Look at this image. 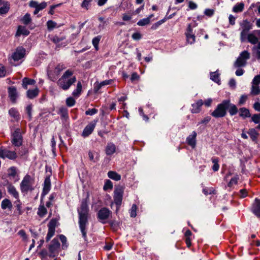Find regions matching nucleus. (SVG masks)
<instances>
[{
  "label": "nucleus",
  "instance_id": "nucleus-1",
  "mask_svg": "<svg viewBox=\"0 0 260 260\" xmlns=\"http://www.w3.org/2000/svg\"><path fill=\"white\" fill-rule=\"evenodd\" d=\"M88 211L89 210L86 201H83L81 203V207L78 210V212L79 215V228L84 239H86L87 238L86 228L88 225L87 218Z\"/></svg>",
  "mask_w": 260,
  "mask_h": 260
},
{
  "label": "nucleus",
  "instance_id": "nucleus-2",
  "mask_svg": "<svg viewBox=\"0 0 260 260\" xmlns=\"http://www.w3.org/2000/svg\"><path fill=\"white\" fill-rule=\"evenodd\" d=\"M76 77L73 76V71L67 70L56 83L60 88L63 90H67L76 82Z\"/></svg>",
  "mask_w": 260,
  "mask_h": 260
},
{
  "label": "nucleus",
  "instance_id": "nucleus-3",
  "mask_svg": "<svg viewBox=\"0 0 260 260\" xmlns=\"http://www.w3.org/2000/svg\"><path fill=\"white\" fill-rule=\"evenodd\" d=\"M66 68V66L63 63H50L47 68L48 78L52 81H56L60 73Z\"/></svg>",
  "mask_w": 260,
  "mask_h": 260
},
{
  "label": "nucleus",
  "instance_id": "nucleus-4",
  "mask_svg": "<svg viewBox=\"0 0 260 260\" xmlns=\"http://www.w3.org/2000/svg\"><path fill=\"white\" fill-rule=\"evenodd\" d=\"M35 179L29 175H26L23 178L20 184V190L22 193H27L34 190Z\"/></svg>",
  "mask_w": 260,
  "mask_h": 260
},
{
  "label": "nucleus",
  "instance_id": "nucleus-5",
  "mask_svg": "<svg viewBox=\"0 0 260 260\" xmlns=\"http://www.w3.org/2000/svg\"><path fill=\"white\" fill-rule=\"evenodd\" d=\"M229 102L225 100L223 101L221 103L218 104L216 109L211 113L212 116L215 118L223 117L226 114L227 107Z\"/></svg>",
  "mask_w": 260,
  "mask_h": 260
},
{
  "label": "nucleus",
  "instance_id": "nucleus-6",
  "mask_svg": "<svg viewBox=\"0 0 260 260\" xmlns=\"http://www.w3.org/2000/svg\"><path fill=\"white\" fill-rule=\"evenodd\" d=\"M250 57V53L244 50L242 51L238 57L237 58L236 60L235 61L234 63V66L235 68H240L245 67L247 64V61Z\"/></svg>",
  "mask_w": 260,
  "mask_h": 260
},
{
  "label": "nucleus",
  "instance_id": "nucleus-7",
  "mask_svg": "<svg viewBox=\"0 0 260 260\" xmlns=\"http://www.w3.org/2000/svg\"><path fill=\"white\" fill-rule=\"evenodd\" d=\"M26 50L22 47H17L15 51L12 54L9 60L11 64L16 66L15 62L18 61L23 58L25 55Z\"/></svg>",
  "mask_w": 260,
  "mask_h": 260
},
{
  "label": "nucleus",
  "instance_id": "nucleus-8",
  "mask_svg": "<svg viewBox=\"0 0 260 260\" xmlns=\"http://www.w3.org/2000/svg\"><path fill=\"white\" fill-rule=\"evenodd\" d=\"M60 243L57 239L54 238L48 246V256L50 257L56 256L59 253Z\"/></svg>",
  "mask_w": 260,
  "mask_h": 260
},
{
  "label": "nucleus",
  "instance_id": "nucleus-9",
  "mask_svg": "<svg viewBox=\"0 0 260 260\" xmlns=\"http://www.w3.org/2000/svg\"><path fill=\"white\" fill-rule=\"evenodd\" d=\"M58 220L56 218H52L48 224V231L46 236V241H49L54 235L55 228L57 225Z\"/></svg>",
  "mask_w": 260,
  "mask_h": 260
},
{
  "label": "nucleus",
  "instance_id": "nucleus-10",
  "mask_svg": "<svg viewBox=\"0 0 260 260\" xmlns=\"http://www.w3.org/2000/svg\"><path fill=\"white\" fill-rule=\"evenodd\" d=\"M123 192L124 188L122 186L116 188L114 191V203L118 207H119L121 204Z\"/></svg>",
  "mask_w": 260,
  "mask_h": 260
},
{
  "label": "nucleus",
  "instance_id": "nucleus-11",
  "mask_svg": "<svg viewBox=\"0 0 260 260\" xmlns=\"http://www.w3.org/2000/svg\"><path fill=\"white\" fill-rule=\"evenodd\" d=\"M12 144L15 146H20L22 143V136L19 128H17L13 135Z\"/></svg>",
  "mask_w": 260,
  "mask_h": 260
},
{
  "label": "nucleus",
  "instance_id": "nucleus-12",
  "mask_svg": "<svg viewBox=\"0 0 260 260\" xmlns=\"http://www.w3.org/2000/svg\"><path fill=\"white\" fill-rule=\"evenodd\" d=\"M111 212L107 208H102L98 213V218L103 223H105L111 214Z\"/></svg>",
  "mask_w": 260,
  "mask_h": 260
},
{
  "label": "nucleus",
  "instance_id": "nucleus-13",
  "mask_svg": "<svg viewBox=\"0 0 260 260\" xmlns=\"http://www.w3.org/2000/svg\"><path fill=\"white\" fill-rule=\"evenodd\" d=\"M204 104L202 100H199L191 105L192 108L190 111L192 113H198L201 110V107Z\"/></svg>",
  "mask_w": 260,
  "mask_h": 260
},
{
  "label": "nucleus",
  "instance_id": "nucleus-14",
  "mask_svg": "<svg viewBox=\"0 0 260 260\" xmlns=\"http://www.w3.org/2000/svg\"><path fill=\"white\" fill-rule=\"evenodd\" d=\"M197 134L195 131H193L190 135L186 138V142L192 148H195L196 146V137Z\"/></svg>",
  "mask_w": 260,
  "mask_h": 260
},
{
  "label": "nucleus",
  "instance_id": "nucleus-15",
  "mask_svg": "<svg viewBox=\"0 0 260 260\" xmlns=\"http://www.w3.org/2000/svg\"><path fill=\"white\" fill-rule=\"evenodd\" d=\"M252 211L258 218H260V199H255L252 205Z\"/></svg>",
  "mask_w": 260,
  "mask_h": 260
},
{
  "label": "nucleus",
  "instance_id": "nucleus-16",
  "mask_svg": "<svg viewBox=\"0 0 260 260\" xmlns=\"http://www.w3.org/2000/svg\"><path fill=\"white\" fill-rule=\"evenodd\" d=\"M8 193L16 200H19V193L14 186L9 184L7 187Z\"/></svg>",
  "mask_w": 260,
  "mask_h": 260
},
{
  "label": "nucleus",
  "instance_id": "nucleus-17",
  "mask_svg": "<svg viewBox=\"0 0 260 260\" xmlns=\"http://www.w3.org/2000/svg\"><path fill=\"white\" fill-rule=\"evenodd\" d=\"M9 97L13 103H16L17 98V92L16 88L14 87H10L8 88Z\"/></svg>",
  "mask_w": 260,
  "mask_h": 260
},
{
  "label": "nucleus",
  "instance_id": "nucleus-18",
  "mask_svg": "<svg viewBox=\"0 0 260 260\" xmlns=\"http://www.w3.org/2000/svg\"><path fill=\"white\" fill-rule=\"evenodd\" d=\"M116 147L115 145L112 142H109L105 148L106 154L107 155H111L116 152Z\"/></svg>",
  "mask_w": 260,
  "mask_h": 260
},
{
  "label": "nucleus",
  "instance_id": "nucleus-19",
  "mask_svg": "<svg viewBox=\"0 0 260 260\" xmlns=\"http://www.w3.org/2000/svg\"><path fill=\"white\" fill-rule=\"evenodd\" d=\"M14 205L16 207V210L14 211V214L17 216L22 215L23 213V211L22 210V203L20 200H18L15 201Z\"/></svg>",
  "mask_w": 260,
  "mask_h": 260
},
{
  "label": "nucleus",
  "instance_id": "nucleus-20",
  "mask_svg": "<svg viewBox=\"0 0 260 260\" xmlns=\"http://www.w3.org/2000/svg\"><path fill=\"white\" fill-rule=\"evenodd\" d=\"M51 187V183L49 177H47L45 178L44 182V186H43V192L42 194L45 196L47 194Z\"/></svg>",
  "mask_w": 260,
  "mask_h": 260
},
{
  "label": "nucleus",
  "instance_id": "nucleus-21",
  "mask_svg": "<svg viewBox=\"0 0 260 260\" xmlns=\"http://www.w3.org/2000/svg\"><path fill=\"white\" fill-rule=\"evenodd\" d=\"M12 207V203L9 199H5L2 201L1 208L3 210L8 209L9 210H11Z\"/></svg>",
  "mask_w": 260,
  "mask_h": 260
},
{
  "label": "nucleus",
  "instance_id": "nucleus-22",
  "mask_svg": "<svg viewBox=\"0 0 260 260\" xmlns=\"http://www.w3.org/2000/svg\"><path fill=\"white\" fill-rule=\"evenodd\" d=\"M16 153L14 151L4 149L3 158H8L10 159H14L17 157Z\"/></svg>",
  "mask_w": 260,
  "mask_h": 260
},
{
  "label": "nucleus",
  "instance_id": "nucleus-23",
  "mask_svg": "<svg viewBox=\"0 0 260 260\" xmlns=\"http://www.w3.org/2000/svg\"><path fill=\"white\" fill-rule=\"evenodd\" d=\"M94 125L93 124H88L84 129L83 133H82V136L84 137H86L88 136L90 134L92 133L93 132L94 128Z\"/></svg>",
  "mask_w": 260,
  "mask_h": 260
},
{
  "label": "nucleus",
  "instance_id": "nucleus-24",
  "mask_svg": "<svg viewBox=\"0 0 260 260\" xmlns=\"http://www.w3.org/2000/svg\"><path fill=\"white\" fill-rule=\"evenodd\" d=\"M47 213V210L44 204H41L38 209L37 214L40 218L44 217Z\"/></svg>",
  "mask_w": 260,
  "mask_h": 260
},
{
  "label": "nucleus",
  "instance_id": "nucleus-25",
  "mask_svg": "<svg viewBox=\"0 0 260 260\" xmlns=\"http://www.w3.org/2000/svg\"><path fill=\"white\" fill-rule=\"evenodd\" d=\"M225 101L229 102V104L227 107V109H229V112L230 114L232 116L236 114L238 112V109H237V107L236 106V105H235L233 104H231L230 100H226Z\"/></svg>",
  "mask_w": 260,
  "mask_h": 260
},
{
  "label": "nucleus",
  "instance_id": "nucleus-26",
  "mask_svg": "<svg viewBox=\"0 0 260 260\" xmlns=\"http://www.w3.org/2000/svg\"><path fill=\"white\" fill-rule=\"evenodd\" d=\"M3 6L0 8V15H3L7 14L10 8V4L8 2H4Z\"/></svg>",
  "mask_w": 260,
  "mask_h": 260
},
{
  "label": "nucleus",
  "instance_id": "nucleus-27",
  "mask_svg": "<svg viewBox=\"0 0 260 260\" xmlns=\"http://www.w3.org/2000/svg\"><path fill=\"white\" fill-rule=\"evenodd\" d=\"M29 34V31L25 26L20 25L18 27L16 36H20L21 35L27 36Z\"/></svg>",
  "mask_w": 260,
  "mask_h": 260
},
{
  "label": "nucleus",
  "instance_id": "nucleus-28",
  "mask_svg": "<svg viewBox=\"0 0 260 260\" xmlns=\"http://www.w3.org/2000/svg\"><path fill=\"white\" fill-rule=\"evenodd\" d=\"M258 38L254 34V32L249 33L246 41L252 44H255L258 43Z\"/></svg>",
  "mask_w": 260,
  "mask_h": 260
},
{
  "label": "nucleus",
  "instance_id": "nucleus-29",
  "mask_svg": "<svg viewBox=\"0 0 260 260\" xmlns=\"http://www.w3.org/2000/svg\"><path fill=\"white\" fill-rule=\"evenodd\" d=\"M82 90V86L81 82L79 81L77 84V88L72 93V95L75 97H79L81 94Z\"/></svg>",
  "mask_w": 260,
  "mask_h": 260
},
{
  "label": "nucleus",
  "instance_id": "nucleus-30",
  "mask_svg": "<svg viewBox=\"0 0 260 260\" xmlns=\"http://www.w3.org/2000/svg\"><path fill=\"white\" fill-rule=\"evenodd\" d=\"M153 17V14L149 15L147 18H145L140 20L138 22L137 24L139 26H145L149 24L150 22V19Z\"/></svg>",
  "mask_w": 260,
  "mask_h": 260
},
{
  "label": "nucleus",
  "instance_id": "nucleus-31",
  "mask_svg": "<svg viewBox=\"0 0 260 260\" xmlns=\"http://www.w3.org/2000/svg\"><path fill=\"white\" fill-rule=\"evenodd\" d=\"M241 26L242 30L249 31L252 28V25L247 20H243Z\"/></svg>",
  "mask_w": 260,
  "mask_h": 260
},
{
  "label": "nucleus",
  "instance_id": "nucleus-32",
  "mask_svg": "<svg viewBox=\"0 0 260 260\" xmlns=\"http://www.w3.org/2000/svg\"><path fill=\"white\" fill-rule=\"evenodd\" d=\"M108 176L109 178L115 181H119L121 179L120 175L118 174L116 172L112 171H109L108 173Z\"/></svg>",
  "mask_w": 260,
  "mask_h": 260
},
{
  "label": "nucleus",
  "instance_id": "nucleus-33",
  "mask_svg": "<svg viewBox=\"0 0 260 260\" xmlns=\"http://www.w3.org/2000/svg\"><path fill=\"white\" fill-rule=\"evenodd\" d=\"M197 26V23L196 22H194L193 24H188L186 29L185 34H195L194 31L193 30V28L196 27Z\"/></svg>",
  "mask_w": 260,
  "mask_h": 260
},
{
  "label": "nucleus",
  "instance_id": "nucleus-34",
  "mask_svg": "<svg viewBox=\"0 0 260 260\" xmlns=\"http://www.w3.org/2000/svg\"><path fill=\"white\" fill-rule=\"evenodd\" d=\"M39 93V89L36 88L32 90H28L27 91V96L29 99H33L36 97Z\"/></svg>",
  "mask_w": 260,
  "mask_h": 260
},
{
  "label": "nucleus",
  "instance_id": "nucleus-35",
  "mask_svg": "<svg viewBox=\"0 0 260 260\" xmlns=\"http://www.w3.org/2000/svg\"><path fill=\"white\" fill-rule=\"evenodd\" d=\"M35 81L34 79H29L28 78H24L22 80V86L25 89L27 88L28 85H33L35 83Z\"/></svg>",
  "mask_w": 260,
  "mask_h": 260
},
{
  "label": "nucleus",
  "instance_id": "nucleus-36",
  "mask_svg": "<svg viewBox=\"0 0 260 260\" xmlns=\"http://www.w3.org/2000/svg\"><path fill=\"white\" fill-rule=\"evenodd\" d=\"M247 133L253 141H255L258 136V133L254 128L249 129Z\"/></svg>",
  "mask_w": 260,
  "mask_h": 260
},
{
  "label": "nucleus",
  "instance_id": "nucleus-37",
  "mask_svg": "<svg viewBox=\"0 0 260 260\" xmlns=\"http://www.w3.org/2000/svg\"><path fill=\"white\" fill-rule=\"evenodd\" d=\"M239 111V115L242 118H245L246 117H249L250 116V114L248 109L245 108H241L240 109Z\"/></svg>",
  "mask_w": 260,
  "mask_h": 260
},
{
  "label": "nucleus",
  "instance_id": "nucleus-38",
  "mask_svg": "<svg viewBox=\"0 0 260 260\" xmlns=\"http://www.w3.org/2000/svg\"><path fill=\"white\" fill-rule=\"evenodd\" d=\"M186 43L189 44H193L196 42L195 34H185Z\"/></svg>",
  "mask_w": 260,
  "mask_h": 260
},
{
  "label": "nucleus",
  "instance_id": "nucleus-39",
  "mask_svg": "<svg viewBox=\"0 0 260 260\" xmlns=\"http://www.w3.org/2000/svg\"><path fill=\"white\" fill-rule=\"evenodd\" d=\"M9 113L11 116L13 117L16 120H18L20 118V115L18 111L14 108L10 109L9 111Z\"/></svg>",
  "mask_w": 260,
  "mask_h": 260
},
{
  "label": "nucleus",
  "instance_id": "nucleus-40",
  "mask_svg": "<svg viewBox=\"0 0 260 260\" xmlns=\"http://www.w3.org/2000/svg\"><path fill=\"white\" fill-rule=\"evenodd\" d=\"M244 4L239 3L237 4L233 8V11L235 13H238L243 11L244 9Z\"/></svg>",
  "mask_w": 260,
  "mask_h": 260
},
{
  "label": "nucleus",
  "instance_id": "nucleus-41",
  "mask_svg": "<svg viewBox=\"0 0 260 260\" xmlns=\"http://www.w3.org/2000/svg\"><path fill=\"white\" fill-rule=\"evenodd\" d=\"M171 17H165L164 19L157 21V22L154 23L152 26H151V29H153V30H155L161 24H162V23H164V22H165L167 19L170 18Z\"/></svg>",
  "mask_w": 260,
  "mask_h": 260
},
{
  "label": "nucleus",
  "instance_id": "nucleus-42",
  "mask_svg": "<svg viewBox=\"0 0 260 260\" xmlns=\"http://www.w3.org/2000/svg\"><path fill=\"white\" fill-rule=\"evenodd\" d=\"M210 79L217 83H219V74L217 72H212L210 74Z\"/></svg>",
  "mask_w": 260,
  "mask_h": 260
},
{
  "label": "nucleus",
  "instance_id": "nucleus-43",
  "mask_svg": "<svg viewBox=\"0 0 260 260\" xmlns=\"http://www.w3.org/2000/svg\"><path fill=\"white\" fill-rule=\"evenodd\" d=\"M66 39V36H54L53 37L51 40L53 43L55 44H59L60 42L65 40Z\"/></svg>",
  "mask_w": 260,
  "mask_h": 260
},
{
  "label": "nucleus",
  "instance_id": "nucleus-44",
  "mask_svg": "<svg viewBox=\"0 0 260 260\" xmlns=\"http://www.w3.org/2000/svg\"><path fill=\"white\" fill-rule=\"evenodd\" d=\"M47 28L49 30H51L55 27H59L60 26H58L57 23L52 20H49L46 23Z\"/></svg>",
  "mask_w": 260,
  "mask_h": 260
},
{
  "label": "nucleus",
  "instance_id": "nucleus-45",
  "mask_svg": "<svg viewBox=\"0 0 260 260\" xmlns=\"http://www.w3.org/2000/svg\"><path fill=\"white\" fill-rule=\"evenodd\" d=\"M102 38V37L101 36H98L94 38H93L92 40V43L94 47L95 48L96 50H98L99 49V43Z\"/></svg>",
  "mask_w": 260,
  "mask_h": 260
},
{
  "label": "nucleus",
  "instance_id": "nucleus-46",
  "mask_svg": "<svg viewBox=\"0 0 260 260\" xmlns=\"http://www.w3.org/2000/svg\"><path fill=\"white\" fill-rule=\"evenodd\" d=\"M250 93L252 95H257L260 93V88L258 85L252 84Z\"/></svg>",
  "mask_w": 260,
  "mask_h": 260
},
{
  "label": "nucleus",
  "instance_id": "nucleus-47",
  "mask_svg": "<svg viewBox=\"0 0 260 260\" xmlns=\"http://www.w3.org/2000/svg\"><path fill=\"white\" fill-rule=\"evenodd\" d=\"M212 161L214 164L212 169L214 171H217L219 169V165L218 164L219 159L218 158H212Z\"/></svg>",
  "mask_w": 260,
  "mask_h": 260
},
{
  "label": "nucleus",
  "instance_id": "nucleus-48",
  "mask_svg": "<svg viewBox=\"0 0 260 260\" xmlns=\"http://www.w3.org/2000/svg\"><path fill=\"white\" fill-rule=\"evenodd\" d=\"M248 31L242 30L240 33V41L241 42H245L247 40V36L248 35Z\"/></svg>",
  "mask_w": 260,
  "mask_h": 260
},
{
  "label": "nucleus",
  "instance_id": "nucleus-49",
  "mask_svg": "<svg viewBox=\"0 0 260 260\" xmlns=\"http://www.w3.org/2000/svg\"><path fill=\"white\" fill-rule=\"evenodd\" d=\"M252 50L256 52V57L258 59H260V42L258 43L257 46L252 47Z\"/></svg>",
  "mask_w": 260,
  "mask_h": 260
},
{
  "label": "nucleus",
  "instance_id": "nucleus-50",
  "mask_svg": "<svg viewBox=\"0 0 260 260\" xmlns=\"http://www.w3.org/2000/svg\"><path fill=\"white\" fill-rule=\"evenodd\" d=\"M112 82V80H106L101 82L100 83L98 84L97 86V90H99L102 86L111 84Z\"/></svg>",
  "mask_w": 260,
  "mask_h": 260
},
{
  "label": "nucleus",
  "instance_id": "nucleus-51",
  "mask_svg": "<svg viewBox=\"0 0 260 260\" xmlns=\"http://www.w3.org/2000/svg\"><path fill=\"white\" fill-rule=\"evenodd\" d=\"M22 21L25 25L28 24L31 21V18L30 16V14H27V13L26 14L23 16V17L22 19Z\"/></svg>",
  "mask_w": 260,
  "mask_h": 260
},
{
  "label": "nucleus",
  "instance_id": "nucleus-52",
  "mask_svg": "<svg viewBox=\"0 0 260 260\" xmlns=\"http://www.w3.org/2000/svg\"><path fill=\"white\" fill-rule=\"evenodd\" d=\"M113 188V184L112 182L108 180L106 181L103 189L104 190H107L108 189H111Z\"/></svg>",
  "mask_w": 260,
  "mask_h": 260
},
{
  "label": "nucleus",
  "instance_id": "nucleus-53",
  "mask_svg": "<svg viewBox=\"0 0 260 260\" xmlns=\"http://www.w3.org/2000/svg\"><path fill=\"white\" fill-rule=\"evenodd\" d=\"M59 114L62 117L64 118H67L68 115L67 109L63 107L60 108L59 109Z\"/></svg>",
  "mask_w": 260,
  "mask_h": 260
},
{
  "label": "nucleus",
  "instance_id": "nucleus-54",
  "mask_svg": "<svg viewBox=\"0 0 260 260\" xmlns=\"http://www.w3.org/2000/svg\"><path fill=\"white\" fill-rule=\"evenodd\" d=\"M75 100L72 97H69L66 100V104L68 107H72L75 104Z\"/></svg>",
  "mask_w": 260,
  "mask_h": 260
},
{
  "label": "nucleus",
  "instance_id": "nucleus-55",
  "mask_svg": "<svg viewBox=\"0 0 260 260\" xmlns=\"http://www.w3.org/2000/svg\"><path fill=\"white\" fill-rule=\"evenodd\" d=\"M137 207L136 205L134 204L133 205L131 210H130V215L132 217H135L137 215Z\"/></svg>",
  "mask_w": 260,
  "mask_h": 260
},
{
  "label": "nucleus",
  "instance_id": "nucleus-56",
  "mask_svg": "<svg viewBox=\"0 0 260 260\" xmlns=\"http://www.w3.org/2000/svg\"><path fill=\"white\" fill-rule=\"evenodd\" d=\"M239 180V177L238 175H236L233 177L230 181L229 182L228 185L229 186H232L234 185H236L238 183V180Z\"/></svg>",
  "mask_w": 260,
  "mask_h": 260
},
{
  "label": "nucleus",
  "instance_id": "nucleus-57",
  "mask_svg": "<svg viewBox=\"0 0 260 260\" xmlns=\"http://www.w3.org/2000/svg\"><path fill=\"white\" fill-rule=\"evenodd\" d=\"M59 239L62 243V248L64 249L67 247V238L63 235H59Z\"/></svg>",
  "mask_w": 260,
  "mask_h": 260
},
{
  "label": "nucleus",
  "instance_id": "nucleus-58",
  "mask_svg": "<svg viewBox=\"0 0 260 260\" xmlns=\"http://www.w3.org/2000/svg\"><path fill=\"white\" fill-rule=\"evenodd\" d=\"M6 70L5 66L0 64V77H4L6 75Z\"/></svg>",
  "mask_w": 260,
  "mask_h": 260
},
{
  "label": "nucleus",
  "instance_id": "nucleus-59",
  "mask_svg": "<svg viewBox=\"0 0 260 260\" xmlns=\"http://www.w3.org/2000/svg\"><path fill=\"white\" fill-rule=\"evenodd\" d=\"M98 110L95 108L89 109L85 112L87 115H93L98 113Z\"/></svg>",
  "mask_w": 260,
  "mask_h": 260
},
{
  "label": "nucleus",
  "instance_id": "nucleus-60",
  "mask_svg": "<svg viewBox=\"0 0 260 260\" xmlns=\"http://www.w3.org/2000/svg\"><path fill=\"white\" fill-rule=\"evenodd\" d=\"M251 120L255 123H258L260 121V114H254L251 117Z\"/></svg>",
  "mask_w": 260,
  "mask_h": 260
},
{
  "label": "nucleus",
  "instance_id": "nucleus-61",
  "mask_svg": "<svg viewBox=\"0 0 260 260\" xmlns=\"http://www.w3.org/2000/svg\"><path fill=\"white\" fill-rule=\"evenodd\" d=\"M18 234L23 239V240H26L27 237L25 232L23 230H21L18 232Z\"/></svg>",
  "mask_w": 260,
  "mask_h": 260
},
{
  "label": "nucleus",
  "instance_id": "nucleus-62",
  "mask_svg": "<svg viewBox=\"0 0 260 260\" xmlns=\"http://www.w3.org/2000/svg\"><path fill=\"white\" fill-rule=\"evenodd\" d=\"M247 99V95L245 94L242 95L240 98L239 101V105H243L245 102L246 101Z\"/></svg>",
  "mask_w": 260,
  "mask_h": 260
},
{
  "label": "nucleus",
  "instance_id": "nucleus-63",
  "mask_svg": "<svg viewBox=\"0 0 260 260\" xmlns=\"http://www.w3.org/2000/svg\"><path fill=\"white\" fill-rule=\"evenodd\" d=\"M132 38L134 40H139L142 38V35L139 32H135L132 35Z\"/></svg>",
  "mask_w": 260,
  "mask_h": 260
},
{
  "label": "nucleus",
  "instance_id": "nucleus-64",
  "mask_svg": "<svg viewBox=\"0 0 260 260\" xmlns=\"http://www.w3.org/2000/svg\"><path fill=\"white\" fill-rule=\"evenodd\" d=\"M260 83V75H257L254 77L252 80V84L258 85Z\"/></svg>",
  "mask_w": 260,
  "mask_h": 260
}]
</instances>
